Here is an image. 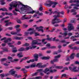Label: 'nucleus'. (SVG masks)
Returning a JSON list of instances; mask_svg holds the SVG:
<instances>
[{
  "label": "nucleus",
  "mask_w": 79,
  "mask_h": 79,
  "mask_svg": "<svg viewBox=\"0 0 79 79\" xmlns=\"http://www.w3.org/2000/svg\"><path fill=\"white\" fill-rule=\"evenodd\" d=\"M66 74H63L62 75V76L61 77V78L63 77H65L66 76Z\"/></svg>",
  "instance_id": "49530a36"
},
{
  "label": "nucleus",
  "mask_w": 79,
  "mask_h": 79,
  "mask_svg": "<svg viewBox=\"0 0 79 79\" xmlns=\"http://www.w3.org/2000/svg\"><path fill=\"white\" fill-rule=\"evenodd\" d=\"M12 48V49L13 50L12 51V52H13V53H16V52H17L18 51V50L16 49V48L14 47V48Z\"/></svg>",
  "instance_id": "9b49d317"
},
{
  "label": "nucleus",
  "mask_w": 79,
  "mask_h": 79,
  "mask_svg": "<svg viewBox=\"0 0 79 79\" xmlns=\"http://www.w3.org/2000/svg\"><path fill=\"white\" fill-rule=\"evenodd\" d=\"M37 43H38V41H32L31 43V45L32 46H33L34 45H36V44H37Z\"/></svg>",
  "instance_id": "b1692460"
},
{
  "label": "nucleus",
  "mask_w": 79,
  "mask_h": 79,
  "mask_svg": "<svg viewBox=\"0 0 79 79\" xmlns=\"http://www.w3.org/2000/svg\"><path fill=\"white\" fill-rule=\"evenodd\" d=\"M39 73V72H36V73L32 74V76H36L37 75V74Z\"/></svg>",
  "instance_id": "bb28decb"
},
{
  "label": "nucleus",
  "mask_w": 79,
  "mask_h": 79,
  "mask_svg": "<svg viewBox=\"0 0 79 79\" xmlns=\"http://www.w3.org/2000/svg\"><path fill=\"white\" fill-rule=\"evenodd\" d=\"M68 24L69 25V26H68V31H71L74 29V27L73 25L72 24L68 23Z\"/></svg>",
  "instance_id": "39448f33"
},
{
  "label": "nucleus",
  "mask_w": 79,
  "mask_h": 79,
  "mask_svg": "<svg viewBox=\"0 0 79 79\" xmlns=\"http://www.w3.org/2000/svg\"><path fill=\"white\" fill-rule=\"evenodd\" d=\"M14 39L16 40H21V39H23V37H15Z\"/></svg>",
  "instance_id": "aec40b11"
},
{
  "label": "nucleus",
  "mask_w": 79,
  "mask_h": 79,
  "mask_svg": "<svg viewBox=\"0 0 79 79\" xmlns=\"http://www.w3.org/2000/svg\"><path fill=\"white\" fill-rule=\"evenodd\" d=\"M3 52H8V50L7 48H4L3 49Z\"/></svg>",
  "instance_id": "7c9ffc66"
},
{
  "label": "nucleus",
  "mask_w": 79,
  "mask_h": 79,
  "mask_svg": "<svg viewBox=\"0 0 79 79\" xmlns=\"http://www.w3.org/2000/svg\"><path fill=\"white\" fill-rule=\"evenodd\" d=\"M5 39H6V37H4L3 38L1 39V41H2V40H5Z\"/></svg>",
  "instance_id": "13d9d810"
},
{
  "label": "nucleus",
  "mask_w": 79,
  "mask_h": 79,
  "mask_svg": "<svg viewBox=\"0 0 79 79\" xmlns=\"http://www.w3.org/2000/svg\"><path fill=\"white\" fill-rule=\"evenodd\" d=\"M46 46L48 48V47H50L51 46L50 45V44L48 43L46 45Z\"/></svg>",
  "instance_id": "a18cd8bd"
},
{
  "label": "nucleus",
  "mask_w": 79,
  "mask_h": 79,
  "mask_svg": "<svg viewBox=\"0 0 79 79\" xmlns=\"http://www.w3.org/2000/svg\"><path fill=\"white\" fill-rule=\"evenodd\" d=\"M5 0H1L0 2H1V5H5V2L4 1Z\"/></svg>",
  "instance_id": "4be33fe9"
},
{
  "label": "nucleus",
  "mask_w": 79,
  "mask_h": 79,
  "mask_svg": "<svg viewBox=\"0 0 79 79\" xmlns=\"http://www.w3.org/2000/svg\"><path fill=\"white\" fill-rule=\"evenodd\" d=\"M21 70V71H25V72H27V71L26 70V69H25L24 68L22 69Z\"/></svg>",
  "instance_id": "8fccbe9b"
},
{
  "label": "nucleus",
  "mask_w": 79,
  "mask_h": 79,
  "mask_svg": "<svg viewBox=\"0 0 79 79\" xmlns=\"http://www.w3.org/2000/svg\"><path fill=\"white\" fill-rule=\"evenodd\" d=\"M26 15H25L23 16L21 18V19H22V20H24V19H25V17H26Z\"/></svg>",
  "instance_id": "37998d69"
},
{
  "label": "nucleus",
  "mask_w": 79,
  "mask_h": 79,
  "mask_svg": "<svg viewBox=\"0 0 79 79\" xmlns=\"http://www.w3.org/2000/svg\"><path fill=\"white\" fill-rule=\"evenodd\" d=\"M56 48V47L55 46H53L50 47H48L47 48H51V49H53V48Z\"/></svg>",
  "instance_id": "ea45409f"
},
{
  "label": "nucleus",
  "mask_w": 79,
  "mask_h": 79,
  "mask_svg": "<svg viewBox=\"0 0 79 79\" xmlns=\"http://www.w3.org/2000/svg\"><path fill=\"white\" fill-rule=\"evenodd\" d=\"M60 56H61L60 55L55 56L54 57V59L51 61V64H54V62H58V58H60Z\"/></svg>",
  "instance_id": "20e7f679"
},
{
  "label": "nucleus",
  "mask_w": 79,
  "mask_h": 79,
  "mask_svg": "<svg viewBox=\"0 0 79 79\" xmlns=\"http://www.w3.org/2000/svg\"><path fill=\"white\" fill-rule=\"evenodd\" d=\"M36 66L40 68H41L42 67V64L41 63H38L36 65Z\"/></svg>",
  "instance_id": "6ab92c4d"
},
{
  "label": "nucleus",
  "mask_w": 79,
  "mask_h": 79,
  "mask_svg": "<svg viewBox=\"0 0 79 79\" xmlns=\"http://www.w3.org/2000/svg\"><path fill=\"white\" fill-rule=\"evenodd\" d=\"M3 11H8V10H7L6 8L5 7L3 8Z\"/></svg>",
  "instance_id": "3c124183"
},
{
  "label": "nucleus",
  "mask_w": 79,
  "mask_h": 79,
  "mask_svg": "<svg viewBox=\"0 0 79 79\" xmlns=\"http://www.w3.org/2000/svg\"><path fill=\"white\" fill-rule=\"evenodd\" d=\"M12 40L11 38H8L7 39L4 41V43H8V42H10Z\"/></svg>",
  "instance_id": "1a4fd4ad"
},
{
  "label": "nucleus",
  "mask_w": 79,
  "mask_h": 79,
  "mask_svg": "<svg viewBox=\"0 0 79 79\" xmlns=\"http://www.w3.org/2000/svg\"><path fill=\"white\" fill-rule=\"evenodd\" d=\"M68 35H69V36H71V35H73V33L71 32H69L68 33Z\"/></svg>",
  "instance_id": "09e8293b"
},
{
  "label": "nucleus",
  "mask_w": 79,
  "mask_h": 79,
  "mask_svg": "<svg viewBox=\"0 0 79 79\" xmlns=\"http://www.w3.org/2000/svg\"><path fill=\"white\" fill-rule=\"evenodd\" d=\"M52 38L51 37L50 38L49 37H48L46 39L47 40H49V41H52Z\"/></svg>",
  "instance_id": "c9c22d12"
},
{
  "label": "nucleus",
  "mask_w": 79,
  "mask_h": 79,
  "mask_svg": "<svg viewBox=\"0 0 79 79\" xmlns=\"http://www.w3.org/2000/svg\"><path fill=\"white\" fill-rule=\"evenodd\" d=\"M17 31V32H19V31H21V29L19 28V29H17L16 30Z\"/></svg>",
  "instance_id": "338daca9"
},
{
  "label": "nucleus",
  "mask_w": 79,
  "mask_h": 79,
  "mask_svg": "<svg viewBox=\"0 0 79 79\" xmlns=\"http://www.w3.org/2000/svg\"><path fill=\"white\" fill-rule=\"evenodd\" d=\"M33 57H34L35 61H38V58H39V55L37 54H35Z\"/></svg>",
  "instance_id": "423d86ee"
},
{
  "label": "nucleus",
  "mask_w": 79,
  "mask_h": 79,
  "mask_svg": "<svg viewBox=\"0 0 79 79\" xmlns=\"http://www.w3.org/2000/svg\"><path fill=\"white\" fill-rule=\"evenodd\" d=\"M16 21L18 23H19V24H21L22 23V22H21V19H17Z\"/></svg>",
  "instance_id": "cd10ccee"
},
{
  "label": "nucleus",
  "mask_w": 79,
  "mask_h": 79,
  "mask_svg": "<svg viewBox=\"0 0 79 79\" xmlns=\"http://www.w3.org/2000/svg\"><path fill=\"white\" fill-rule=\"evenodd\" d=\"M76 68H77V67H74L72 69V71L73 72H78L79 71L77 70L76 69Z\"/></svg>",
  "instance_id": "f8f14e48"
},
{
  "label": "nucleus",
  "mask_w": 79,
  "mask_h": 79,
  "mask_svg": "<svg viewBox=\"0 0 79 79\" xmlns=\"http://www.w3.org/2000/svg\"><path fill=\"white\" fill-rule=\"evenodd\" d=\"M41 59L42 60H49V59H50V57H41Z\"/></svg>",
  "instance_id": "2eb2a0df"
},
{
  "label": "nucleus",
  "mask_w": 79,
  "mask_h": 79,
  "mask_svg": "<svg viewBox=\"0 0 79 79\" xmlns=\"http://www.w3.org/2000/svg\"><path fill=\"white\" fill-rule=\"evenodd\" d=\"M43 71V69H38L37 70V71H39V72H42Z\"/></svg>",
  "instance_id": "864d4df0"
},
{
  "label": "nucleus",
  "mask_w": 79,
  "mask_h": 79,
  "mask_svg": "<svg viewBox=\"0 0 79 79\" xmlns=\"http://www.w3.org/2000/svg\"><path fill=\"white\" fill-rule=\"evenodd\" d=\"M59 16L58 15V16H56V15H55L53 16V17L54 18L52 20V24H58V23H61L62 22L61 20L60 21V19H57V18L59 17Z\"/></svg>",
  "instance_id": "7ed1b4c3"
},
{
  "label": "nucleus",
  "mask_w": 79,
  "mask_h": 79,
  "mask_svg": "<svg viewBox=\"0 0 79 79\" xmlns=\"http://www.w3.org/2000/svg\"><path fill=\"white\" fill-rule=\"evenodd\" d=\"M29 58V57H25L24 58H23V59H22V60H25L26 59H27V58Z\"/></svg>",
  "instance_id": "052dcab7"
},
{
  "label": "nucleus",
  "mask_w": 79,
  "mask_h": 79,
  "mask_svg": "<svg viewBox=\"0 0 79 79\" xmlns=\"http://www.w3.org/2000/svg\"><path fill=\"white\" fill-rule=\"evenodd\" d=\"M54 13H57V15H56V16H59V17H57V18H59V17H60V14H61V12H57V11L56 10L54 11Z\"/></svg>",
  "instance_id": "dca6fc26"
},
{
  "label": "nucleus",
  "mask_w": 79,
  "mask_h": 79,
  "mask_svg": "<svg viewBox=\"0 0 79 79\" xmlns=\"http://www.w3.org/2000/svg\"><path fill=\"white\" fill-rule=\"evenodd\" d=\"M35 36L36 37L37 36V35H39V34L37 33L36 32L35 33Z\"/></svg>",
  "instance_id": "774afa93"
},
{
  "label": "nucleus",
  "mask_w": 79,
  "mask_h": 79,
  "mask_svg": "<svg viewBox=\"0 0 79 79\" xmlns=\"http://www.w3.org/2000/svg\"><path fill=\"white\" fill-rule=\"evenodd\" d=\"M70 49H73V50H78V48L76 46L74 47L73 48L71 47L70 48Z\"/></svg>",
  "instance_id": "393cba45"
},
{
  "label": "nucleus",
  "mask_w": 79,
  "mask_h": 79,
  "mask_svg": "<svg viewBox=\"0 0 79 79\" xmlns=\"http://www.w3.org/2000/svg\"><path fill=\"white\" fill-rule=\"evenodd\" d=\"M74 56H75V53H72L71 54L69 58L71 59V60H73V59L74 58Z\"/></svg>",
  "instance_id": "6e6552de"
},
{
  "label": "nucleus",
  "mask_w": 79,
  "mask_h": 79,
  "mask_svg": "<svg viewBox=\"0 0 79 79\" xmlns=\"http://www.w3.org/2000/svg\"><path fill=\"white\" fill-rule=\"evenodd\" d=\"M74 9H75V10H79V8L77 7V6H74L73 7Z\"/></svg>",
  "instance_id": "5fc2aeb1"
},
{
  "label": "nucleus",
  "mask_w": 79,
  "mask_h": 79,
  "mask_svg": "<svg viewBox=\"0 0 79 79\" xmlns=\"http://www.w3.org/2000/svg\"><path fill=\"white\" fill-rule=\"evenodd\" d=\"M13 43H8L7 44L10 47H11L12 48H13L15 46L13 45H11V44H14L15 43V42L14 41H12Z\"/></svg>",
  "instance_id": "0eeeda50"
},
{
  "label": "nucleus",
  "mask_w": 79,
  "mask_h": 79,
  "mask_svg": "<svg viewBox=\"0 0 79 79\" xmlns=\"http://www.w3.org/2000/svg\"><path fill=\"white\" fill-rule=\"evenodd\" d=\"M21 55L20 53L18 54L17 55V56H18L19 58H21L23 56V55Z\"/></svg>",
  "instance_id": "f704fd0d"
},
{
  "label": "nucleus",
  "mask_w": 79,
  "mask_h": 79,
  "mask_svg": "<svg viewBox=\"0 0 79 79\" xmlns=\"http://www.w3.org/2000/svg\"><path fill=\"white\" fill-rule=\"evenodd\" d=\"M62 35H64V36H65V37H66V35H68V31L65 32L64 33H63V34H62Z\"/></svg>",
  "instance_id": "72a5a7b5"
},
{
  "label": "nucleus",
  "mask_w": 79,
  "mask_h": 79,
  "mask_svg": "<svg viewBox=\"0 0 79 79\" xmlns=\"http://www.w3.org/2000/svg\"><path fill=\"white\" fill-rule=\"evenodd\" d=\"M8 21H9V20H6L4 22V23H6L5 25V26H8L9 25V24L8 23Z\"/></svg>",
  "instance_id": "a878e982"
},
{
  "label": "nucleus",
  "mask_w": 79,
  "mask_h": 79,
  "mask_svg": "<svg viewBox=\"0 0 79 79\" xmlns=\"http://www.w3.org/2000/svg\"><path fill=\"white\" fill-rule=\"evenodd\" d=\"M70 6H77V7H79V4H76L74 3H72L70 5Z\"/></svg>",
  "instance_id": "412c9836"
},
{
  "label": "nucleus",
  "mask_w": 79,
  "mask_h": 79,
  "mask_svg": "<svg viewBox=\"0 0 79 79\" xmlns=\"http://www.w3.org/2000/svg\"><path fill=\"white\" fill-rule=\"evenodd\" d=\"M66 40H62V41H60V42H61V43H66Z\"/></svg>",
  "instance_id": "603ef678"
},
{
  "label": "nucleus",
  "mask_w": 79,
  "mask_h": 79,
  "mask_svg": "<svg viewBox=\"0 0 79 79\" xmlns=\"http://www.w3.org/2000/svg\"><path fill=\"white\" fill-rule=\"evenodd\" d=\"M47 66V64H45L43 65H41V68H45Z\"/></svg>",
  "instance_id": "de8ad7c7"
},
{
  "label": "nucleus",
  "mask_w": 79,
  "mask_h": 79,
  "mask_svg": "<svg viewBox=\"0 0 79 79\" xmlns=\"http://www.w3.org/2000/svg\"><path fill=\"white\" fill-rule=\"evenodd\" d=\"M18 6H19V4H16L15 5H13L11 4H10V7H13V6H14V7H16V8H17V6H18Z\"/></svg>",
  "instance_id": "9d476101"
},
{
  "label": "nucleus",
  "mask_w": 79,
  "mask_h": 79,
  "mask_svg": "<svg viewBox=\"0 0 79 79\" xmlns=\"http://www.w3.org/2000/svg\"><path fill=\"white\" fill-rule=\"evenodd\" d=\"M48 1L46 2V3H45L44 5L46 6H48V7H50V6H52V5H53L52 6V8H55L56 7V5H57V4H58V3L56 2H53L52 1L50 0H47Z\"/></svg>",
  "instance_id": "f03ea898"
},
{
  "label": "nucleus",
  "mask_w": 79,
  "mask_h": 79,
  "mask_svg": "<svg viewBox=\"0 0 79 79\" xmlns=\"http://www.w3.org/2000/svg\"><path fill=\"white\" fill-rule=\"evenodd\" d=\"M15 77H16L17 76V78H19V77H21V75H18H18L17 74H15Z\"/></svg>",
  "instance_id": "a19ab883"
},
{
  "label": "nucleus",
  "mask_w": 79,
  "mask_h": 79,
  "mask_svg": "<svg viewBox=\"0 0 79 79\" xmlns=\"http://www.w3.org/2000/svg\"><path fill=\"white\" fill-rule=\"evenodd\" d=\"M23 46H25V47H28V46H29V43H26L23 45Z\"/></svg>",
  "instance_id": "e433bc0d"
},
{
  "label": "nucleus",
  "mask_w": 79,
  "mask_h": 79,
  "mask_svg": "<svg viewBox=\"0 0 79 79\" xmlns=\"http://www.w3.org/2000/svg\"><path fill=\"white\" fill-rule=\"evenodd\" d=\"M69 3H76V0H75L73 1V0H71L69 1Z\"/></svg>",
  "instance_id": "c85d7f7f"
},
{
  "label": "nucleus",
  "mask_w": 79,
  "mask_h": 79,
  "mask_svg": "<svg viewBox=\"0 0 79 79\" xmlns=\"http://www.w3.org/2000/svg\"><path fill=\"white\" fill-rule=\"evenodd\" d=\"M20 3V5H22V6H24V7H22L21 8V11H24V10H30V11H30V12H29L28 13L29 14H32L33 13H35V11L33 10L32 9V8H31V7L30 6H29L27 5H25L23 4H22V3H21V2H19Z\"/></svg>",
  "instance_id": "f257e3e1"
},
{
  "label": "nucleus",
  "mask_w": 79,
  "mask_h": 79,
  "mask_svg": "<svg viewBox=\"0 0 79 79\" xmlns=\"http://www.w3.org/2000/svg\"><path fill=\"white\" fill-rule=\"evenodd\" d=\"M55 68L56 69H62V68H63V66H57L55 67Z\"/></svg>",
  "instance_id": "5701e85b"
},
{
  "label": "nucleus",
  "mask_w": 79,
  "mask_h": 79,
  "mask_svg": "<svg viewBox=\"0 0 79 79\" xmlns=\"http://www.w3.org/2000/svg\"><path fill=\"white\" fill-rule=\"evenodd\" d=\"M7 59L9 60H10V61L11 62H12V63H13L14 62V61L13 60V58L11 57L10 56H8L7 57Z\"/></svg>",
  "instance_id": "4468645a"
},
{
  "label": "nucleus",
  "mask_w": 79,
  "mask_h": 79,
  "mask_svg": "<svg viewBox=\"0 0 79 79\" xmlns=\"http://www.w3.org/2000/svg\"><path fill=\"white\" fill-rule=\"evenodd\" d=\"M30 60V62H32V63H33V62H34V61H35V59Z\"/></svg>",
  "instance_id": "69168bd1"
},
{
  "label": "nucleus",
  "mask_w": 79,
  "mask_h": 79,
  "mask_svg": "<svg viewBox=\"0 0 79 79\" xmlns=\"http://www.w3.org/2000/svg\"><path fill=\"white\" fill-rule=\"evenodd\" d=\"M6 15H10V16H12L13 14L11 13H7V12H5Z\"/></svg>",
  "instance_id": "2f4dec72"
},
{
  "label": "nucleus",
  "mask_w": 79,
  "mask_h": 79,
  "mask_svg": "<svg viewBox=\"0 0 79 79\" xmlns=\"http://www.w3.org/2000/svg\"><path fill=\"white\" fill-rule=\"evenodd\" d=\"M2 25H0V32H1V31H2L3 30V29L2 28Z\"/></svg>",
  "instance_id": "bf43d9fd"
},
{
  "label": "nucleus",
  "mask_w": 79,
  "mask_h": 79,
  "mask_svg": "<svg viewBox=\"0 0 79 79\" xmlns=\"http://www.w3.org/2000/svg\"><path fill=\"white\" fill-rule=\"evenodd\" d=\"M19 52H23L25 50V48L23 47L20 48L18 50Z\"/></svg>",
  "instance_id": "a211bd4d"
},
{
  "label": "nucleus",
  "mask_w": 79,
  "mask_h": 79,
  "mask_svg": "<svg viewBox=\"0 0 79 79\" xmlns=\"http://www.w3.org/2000/svg\"><path fill=\"white\" fill-rule=\"evenodd\" d=\"M49 71H50V70L48 69V68H46L45 69L44 71H43V72L45 74H47V72H48Z\"/></svg>",
  "instance_id": "f3484780"
},
{
  "label": "nucleus",
  "mask_w": 79,
  "mask_h": 79,
  "mask_svg": "<svg viewBox=\"0 0 79 79\" xmlns=\"http://www.w3.org/2000/svg\"><path fill=\"white\" fill-rule=\"evenodd\" d=\"M6 60H7L6 58H4L1 59V62H3V61H6Z\"/></svg>",
  "instance_id": "c756f323"
},
{
  "label": "nucleus",
  "mask_w": 79,
  "mask_h": 79,
  "mask_svg": "<svg viewBox=\"0 0 79 79\" xmlns=\"http://www.w3.org/2000/svg\"><path fill=\"white\" fill-rule=\"evenodd\" d=\"M39 78H41V77H36L35 78H34V79H39Z\"/></svg>",
  "instance_id": "680f3d73"
},
{
  "label": "nucleus",
  "mask_w": 79,
  "mask_h": 79,
  "mask_svg": "<svg viewBox=\"0 0 79 79\" xmlns=\"http://www.w3.org/2000/svg\"><path fill=\"white\" fill-rule=\"evenodd\" d=\"M19 60V59H14V60H13L14 61H18Z\"/></svg>",
  "instance_id": "e2e57ef3"
},
{
  "label": "nucleus",
  "mask_w": 79,
  "mask_h": 79,
  "mask_svg": "<svg viewBox=\"0 0 79 79\" xmlns=\"http://www.w3.org/2000/svg\"><path fill=\"white\" fill-rule=\"evenodd\" d=\"M39 10L41 11H42V10H43V7H40Z\"/></svg>",
  "instance_id": "4d7b16f0"
},
{
  "label": "nucleus",
  "mask_w": 79,
  "mask_h": 79,
  "mask_svg": "<svg viewBox=\"0 0 79 79\" xmlns=\"http://www.w3.org/2000/svg\"><path fill=\"white\" fill-rule=\"evenodd\" d=\"M28 31H35V30H34V28H30L28 30Z\"/></svg>",
  "instance_id": "79ce46f5"
},
{
  "label": "nucleus",
  "mask_w": 79,
  "mask_h": 79,
  "mask_svg": "<svg viewBox=\"0 0 79 79\" xmlns=\"http://www.w3.org/2000/svg\"><path fill=\"white\" fill-rule=\"evenodd\" d=\"M75 64H79V62L78 61H76L75 62Z\"/></svg>",
  "instance_id": "0e129e2a"
},
{
  "label": "nucleus",
  "mask_w": 79,
  "mask_h": 79,
  "mask_svg": "<svg viewBox=\"0 0 79 79\" xmlns=\"http://www.w3.org/2000/svg\"><path fill=\"white\" fill-rule=\"evenodd\" d=\"M14 69H11L10 70V71L11 72V75H14V74H15L16 73V71H14Z\"/></svg>",
  "instance_id": "ddd939ff"
},
{
  "label": "nucleus",
  "mask_w": 79,
  "mask_h": 79,
  "mask_svg": "<svg viewBox=\"0 0 79 79\" xmlns=\"http://www.w3.org/2000/svg\"><path fill=\"white\" fill-rule=\"evenodd\" d=\"M0 76H1V77H5V74L2 73V74H1Z\"/></svg>",
  "instance_id": "c03bdc74"
},
{
  "label": "nucleus",
  "mask_w": 79,
  "mask_h": 79,
  "mask_svg": "<svg viewBox=\"0 0 79 79\" xmlns=\"http://www.w3.org/2000/svg\"><path fill=\"white\" fill-rule=\"evenodd\" d=\"M15 29H17L18 28H19V27H20V25H17L15 26Z\"/></svg>",
  "instance_id": "4c0bfd02"
},
{
  "label": "nucleus",
  "mask_w": 79,
  "mask_h": 79,
  "mask_svg": "<svg viewBox=\"0 0 79 79\" xmlns=\"http://www.w3.org/2000/svg\"><path fill=\"white\" fill-rule=\"evenodd\" d=\"M8 29H9V30H12L13 29V28L12 27H9L8 28Z\"/></svg>",
  "instance_id": "6e6d98bb"
},
{
  "label": "nucleus",
  "mask_w": 79,
  "mask_h": 79,
  "mask_svg": "<svg viewBox=\"0 0 79 79\" xmlns=\"http://www.w3.org/2000/svg\"><path fill=\"white\" fill-rule=\"evenodd\" d=\"M35 64H32L30 66V68H35Z\"/></svg>",
  "instance_id": "473e14b6"
},
{
  "label": "nucleus",
  "mask_w": 79,
  "mask_h": 79,
  "mask_svg": "<svg viewBox=\"0 0 79 79\" xmlns=\"http://www.w3.org/2000/svg\"><path fill=\"white\" fill-rule=\"evenodd\" d=\"M13 13H14V15L16 16L18 15V14L16 12V11H15V10H13Z\"/></svg>",
  "instance_id": "58836bf2"
}]
</instances>
